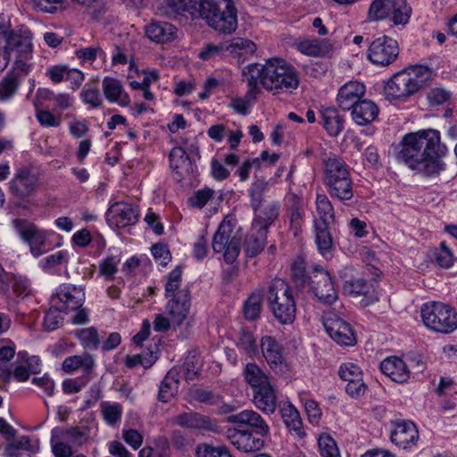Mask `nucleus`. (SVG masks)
Instances as JSON below:
<instances>
[{"label": "nucleus", "mask_w": 457, "mask_h": 457, "mask_svg": "<svg viewBox=\"0 0 457 457\" xmlns=\"http://www.w3.org/2000/svg\"><path fill=\"white\" fill-rule=\"evenodd\" d=\"M234 225L231 220H223L219 225L217 231L212 237V249L215 253H221L224 250V244L232 237Z\"/></svg>", "instance_id": "42"}, {"label": "nucleus", "mask_w": 457, "mask_h": 457, "mask_svg": "<svg viewBox=\"0 0 457 457\" xmlns=\"http://www.w3.org/2000/svg\"><path fill=\"white\" fill-rule=\"evenodd\" d=\"M157 357L153 352L150 353L149 357H144L142 354L127 355L125 360V365L129 369H133L138 365L144 368H149L156 361Z\"/></svg>", "instance_id": "62"}, {"label": "nucleus", "mask_w": 457, "mask_h": 457, "mask_svg": "<svg viewBox=\"0 0 457 457\" xmlns=\"http://www.w3.org/2000/svg\"><path fill=\"white\" fill-rule=\"evenodd\" d=\"M371 286L363 278H356L345 281L343 290L354 295H367L370 291Z\"/></svg>", "instance_id": "52"}, {"label": "nucleus", "mask_w": 457, "mask_h": 457, "mask_svg": "<svg viewBox=\"0 0 457 457\" xmlns=\"http://www.w3.org/2000/svg\"><path fill=\"white\" fill-rule=\"evenodd\" d=\"M12 225L21 239L30 245L34 256H39L46 251V237L33 223L27 220L15 219Z\"/></svg>", "instance_id": "17"}, {"label": "nucleus", "mask_w": 457, "mask_h": 457, "mask_svg": "<svg viewBox=\"0 0 457 457\" xmlns=\"http://www.w3.org/2000/svg\"><path fill=\"white\" fill-rule=\"evenodd\" d=\"M380 370L396 383L406 382L410 378L407 365L397 356H390L382 361Z\"/></svg>", "instance_id": "29"}, {"label": "nucleus", "mask_w": 457, "mask_h": 457, "mask_svg": "<svg viewBox=\"0 0 457 457\" xmlns=\"http://www.w3.org/2000/svg\"><path fill=\"white\" fill-rule=\"evenodd\" d=\"M4 40V48L15 57V62H25L32 56V43L29 33L21 34L12 30L0 33V41Z\"/></svg>", "instance_id": "15"}, {"label": "nucleus", "mask_w": 457, "mask_h": 457, "mask_svg": "<svg viewBox=\"0 0 457 457\" xmlns=\"http://www.w3.org/2000/svg\"><path fill=\"white\" fill-rule=\"evenodd\" d=\"M398 159L410 169L427 177L436 176L445 170L441 158L447 148L440 142V133L436 129H423L403 137Z\"/></svg>", "instance_id": "1"}, {"label": "nucleus", "mask_w": 457, "mask_h": 457, "mask_svg": "<svg viewBox=\"0 0 457 457\" xmlns=\"http://www.w3.org/2000/svg\"><path fill=\"white\" fill-rule=\"evenodd\" d=\"M100 411L105 423L113 427L120 423L123 408L119 403L104 401L100 403Z\"/></svg>", "instance_id": "44"}, {"label": "nucleus", "mask_w": 457, "mask_h": 457, "mask_svg": "<svg viewBox=\"0 0 457 457\" xmlns=\"http://www.w3.org/2000/svg\"><path fill=\"white\" fill-rule=\"evenodd\" d=\"M170 167L178 181H181L194 173V164L182 146H174L169 155Z\"/></svg>", "instance_id": "25"}, {"label": "nucleus", "mask_w": 457, "mask_h": 457, "mask_svg": "<svg viewBox=\"0 0 457 457\" xmlns=\"http://www.w3.org/2000/svg\"><path fill=\"white\" fill-rule=\"evenodd\" d=\"M399 54V46L394 38L384 36L375 39L370 46L368 57L374 64L387 66Z\"/></svg>", "instance_id": "14"}, {"label": "nucleus", "mask_w": 457, "mask_h": 457, "mask_svg": "<svg viewBox=\"0 0 457 457\" xmlns=\"http://www.w3.org/2000/svg\"><path fill=\"white\" fill-rule=\"evenodd\" d=\"M391 441L403 449L410 448L416 445L419 439V431L416 425L410 420H400L393 422Z\"/></svg>", "instance_id": "22"}, {"label": "nucleus", "mask_w": 457, "mask_h": 457, "mask_svg": "<svg viewBox=\"0 0 457 457\" xmlns=\"http://www.w3.org/2000/svg\"><path fill=\"white\" fill-rule=\"evenodd\" d=\"M56 301L62 303L64 312H76L71 319L73 324L82 325L87 322V312L81 308L85 302V293L81 287L71 284L61 285L52 297L53 303Z\"/></svg>", "instance_id": "11"}, {"label": "nucleus", "mask_w": 457, "mask_h": 457, "mask_svg": "<svg viewBox=\"0 0 457 457\" xmlns=\"http://www.w3.org/2000/svg\"><path fill=\"white\" fill-rule=\"evenodd\" d=\"M179 384L178 372L175 370H170L159 386L158 400L165 403L171 401L178 393Z\"/></svg>", "instance_id": "36"}, {"label": "nucleus", "mask_w": 457, "mask_h": 457, "mask_svg": "<svg viewBox=\"0 0 457 457\" xmlns=\"http://www.w3.org/2000/svg\"><path fill=\"white\" fill-rule=\"evenodd\" d=\"M201 370V361L195 355L188 356L181 367V370L187 380L195 379Z\"/></svg>", "instance_id": "60"}, {"label": "nucleus", "mask_w": 457, "mask_h": 457, "mask_svg": "<svg viewBox=\"0 0 457 457\" xmlns=\"http://www.w3.org/2000/svg\"><path fill=\"white\" fill-rule=\"evenodd\" d=\"M213 190L209 188L198 190L188 199L189 205L202 209L213 197Z\"/></svg>", "instance_id": "63"}, {"label": "nucleus", "mask_w": 457, "mask_h": 457, "mask_svg": "<svg viewBox=\"0 0 457 457\" xmlns=\"http://www.w3.org/2000/svg\"><path fill=\"white\" fill-rule=\"evenodd\" d=\"M164 296L168 299L165 310L172 324L180 326L191 309V292L188 286H182V268L177 266L168 275L164 286Z\"/></svg>", "instance_id": "3"}, {"label": "nucleus", "mask_w": 457, "mask_h": 457, "mask_svg": "<svg viewBox=\"0 0 457 457\" xmlns=\"http://www.w3.org/2000/svg\"><path fill=\"white\" fill-rule=\"evenodd\" d=\"M267 298L273 315L281 324L294 322L296 312L295 302L285 280L273 279L269 286Z\"/></svg>", "instance_id": "7"}, {"label": "nucleus", "mask_w": 457, "mask_h": 457, "mask_svg": "<svg viewBox=\"0 0 457 457\" xmlns=\"http://www.w3.org/2000/svg\"><path fill=\"white\" fill-rule=\"evenodd\" d=\"M253 402L262 411L273 413L277 408V396L271 383L253 391Z\"/></svg>", "instance_id": "32"}, {"label": "nucleus", "mask_w": 457, "mask_h": 457, "mask_svg": "<svg viewBox=\"0 0 457 457\" xmlns=\"http://www.w3.org/2000/svg\"><path fill=\"white\" fill-rule=\"evenodd\" d=\"M120 262L119 255H110L104 258L99 264V271L105 279L111 280L118 270V264Z\"/></svg>", "instance_id": "55"}, {"label": "nucleus", "mask_w": 457, "mask_h": 457, "mask_svg": "<svg viewBox=\"0 0 457 457\" xmlns=\"http://www.w3.org/2000/svg\"><path fill=\"white\" fill-rule=\"evenodd\" d=\"M62 311L60 307L51 306L46 312L44 319V328L46 331L55 330L62 324Z\"/></svg>", "instance_id": "56"}, {"label": "nucleus", "mask_w": 457, "mask_h": 457, "mask_svg": "<svg viewBox=\"0 0 457 457\" xmlns=\"http://www.w3.org/2000/svg\"><path fill=\"white\" fill-rule=\"evenodd\" d=\"M353 120L359 126L371 123L378 117V107L368 99H361L350 109Z\"/></svg>", "instance_id": "30"}, {"label": "nucleus", "mask_w": 457, "mask_h": 457, "mask_svg": "<svg viewBox=\"0 0 457 457\" xmlns=\"http://www.w3.org/2000/svg\"><path fill=\"white\" fill-rule=\"evenodd\" d=\"M324 180L331 197L343 202L353 198V180L343 159L334 155L324 161Z\"/></svg>", "instance_id": "6"}, {"label": "nucleus", "mask_w": 457, "mask_h": 457, "mask_svg": "<svg viewBox=\"0 0 457 457\" xmlns=\"http://www.w3.org/2000/svg\"><path fill=\"white\" fill-rule=\"evenodd\" d=\"M38 450V445L35 446L31 445L30 439L27 436H22L17 440L7 444L4 448L5 457H20L18 452L25 451L29 453H36Z\"/></svg>", "instance_id": "45"}, {"label": "nucleus", "mask_w": 457, "mask_h": 457, "mask_svg": "<svg viewBox=\"0 0 457 457\" xmlns=\"http://www.w3.org/2000/svg\"><path fill=\"white\" fill-rule=\"evenodd\" d=\"M411 13V8L405 0H394L389 18L395 25H405L409 22Z\"/></svg>", "instance_id": "47"}, {"label": "nucleus", "mask_w": 457, "mask_h": 457, "mask_svg": "<svg viewBox=\"0 0 457 457\" xmlns=\"http://www.w3.org/2000/svg\"><path fill=\"white\" fill-rule=\"evenodd\" d=\"M299 52L305 55L324 57L333 52V45L328 39L307 38L297 44Z\"/></svg>", "instance_id": "31"}, {"label": "nucleus", "mask_w": 457, "mask_h": 457, "mask_svg": "<svg viewBox=\"0 0 457 457\" xmlns=\"http://www.w3.org/2000/svg\"><path fill=\"white\" fill-rule=\"evenodd\" d=\"M30 71L26 62H14L12 68L0 79V102H8L15 97Z\"/></svg>", "instance_id": "13"}, {"label": "nucleus", "mask_w": 457, "mask_h": 457, "mask_svg": "<svg viewBox=\"0 0 457 457\" xmlns=\"http://www.w3.org/2000/svg\"><path fill=\"white\" fill-rule=\"evenodd\" d=\"M227 437L237 449L244 453L258 451L264 445V442L262 438L254 436L253 433L248 430L237 428L228 429Z\"/></svg>", "instance_id": "26"}, {"label": "nucleus", "mask_w": 457, "mask_h": 457, "mask_svg": "<svg viewBox=\"0 0 457 457\" xmlns=\"http://www.w3.org/2000/svg\"><path fill=\"white\" fill-rule=\"evenodd\" d=\"M263 295L261 291L253 292L244 304V316L247 320H255L262 309Z\"/></svg>", "instance_id": "43"}, {"label": "nucleus", "mask_w": 457, "mask_h": 457, "mask_svg": "<svg viewBox=\"0 0 457 457\" xmlns=\"http://www.w3.org/2000/svg\"><path fill=\"white\" fill-rule=\"evenodd\" d=\"M195 454L197 457H231L226 447H214L207 444L197 445Z\"/></svg>", "instance_id": "58"}, {"label": "nucleus", "mask_w": 457, "mask_h": 457, "mask_svg": "<svg viewBox=\"0 0 457 457\" xmlns=\"http://www.w3.org/2000/svg\"><path fill=\"white\" fill-rule=\"evenodd\" d=\"M322 126L330 137L338 136L344 129L345 120L336 108H325L320 111Z\"/></svg>", "instance_id": "34"}, {"label": "nucleus", "mask_w": 457, "mask_h": 457, "mask_svg": "<svg viewBox=\"0 0 457 457\" xmlns=\"http://www.w3.org/2000/svg\"><path fill=\"white\" fill-rule=\"evenodd\" d=\"M307 286L317 301L323 304L330 305L338 298L330 273L320 265H314L309 270Z\"/></svg>", "instance_id": "12"}, {"label": "nucleus", "mask_w": 457, "mask_h": 457, "mask_svg": "<svg viewBox=\"0 0 457 457\" xmlns=\"http://www.w3.org/2000/svg\"><path fill=\"white\" fill-rule=\"evenodd\" d=\"M200 19L220 34H232L237 28V10L232 0H205Z\"/></svg>", "instance_id": "5"}, {"label": "nucleus", "mask_w": 457, "mask_h": 457, "mask_svg": "<svg viewBox=\"0 0 457 457\" xmlns=\"http://www.w3.org/2000/svg\"><path fill=\"white\" fill-rule=\"evenodd\" d=\"M227 420L239 427H248L252 429V433L260 436H266L270 434V427L267 422L258 412L253 410H244L238 413L231 414Z\"/></svg>", "instance_id": "20"}, {"label": "nucleus", "mask_w": 457, "mask_h": 457, "mask_svg": "<svg viewBox=\"0 0 457 457\" xmlns=\"http://www.w3.org/2000/svg\"><path fill=\"white\" fill-rule=\"evenodd\" d=\"M421 318L427 328L437 333L450 334L457 328L456 311L440 302L423 304Z\"/></svg>", "instance_id": "8"}, {"label": "nucleus", "mask_w": 457, "mask_h": 457, "mask_svg": "<svg viewBox=\"0 0 457 457\" xmlns=\"http://www.w3.org/2000/svg\"><path fill=\"white\" fill-rule=\"evenodd\" d=\"M262 353L270 368L276 373H283L287 370V363L282 353V348L278 341L270 337H262L261 340Z\"/></svg>", "instance_id": "21"}, {"label": "nucleus", "mask_w": 457, "mask_h": 457, "mask_svg": "<svg viewBox=\"0 0 457 457\" xmlns=\"http://www.w3.org/2000/svg\"><path fill=\"white\" fill-rule=\"evenodd\" d=\"M428 67L416 65L395 73L384 87L387 99L406 101L411 96L423 88L430 79Z\"/></svg>", "instance_id": "4"}, {"label": "nucleus", "mask_w": 457, "mask_h": 457, "mask_svg": "<svg viewBox=\"0 0 457 457\" xmlns=\"http://www.w3.org/2000/svg\"><path fill=\"white\" fill-rule=\"evenodd\" d=\"M176 26L166 21H152L145 27V36L153 42L165 44L177 37Z\"/></svg>", "instance_id": "27"}, {"label": "nucleus", "mask_w": 457, "mask_h": 457, "mask_svg": "<svg viewBox=\"0 0 457 457\" xmlns=\"http://www.w3.org/2000/svg\"><path fill=\"white\" fill-rule=\"evenodd\" d=\"M329 337L338 345L350 346L356 343L354 333L349 323L333 314L327 317L323 322Z\"/></svg>", "instance_id": "19"}, {"label": "nucleus", "mask_w": 457, "mask_h": 457, "mask_svg": "<svg viewBox=\"0 0 457 457\" xmlns=\"http://www.w3.org/2000/svg\"><path fill=\"white\" fill-rule=\"evenodd\" d=\"M318 445L322 457H340L337 443L329 435H321L318 439Z\"/></svg>", "instance_id": "53"}, {"label": "nucleus", "mask_w": 457, "mask_h": 457, "mask_svg": "<svg viewBox=\"0 0 457 457\" xmlns=\"http://www.w3.org/2000/svg\"><path fill=\"white\" fill-rule=\"evenodd\" d=\"M205 0H165V14L174 20H199Z\"/></svg>", "instance_id": "16"}, {"label": "nucleus", "mask_w": 457, "mask_h": 457, "mask_svg": "<svg viewBox=\"0 0 457 457\" xmlns=\"http://www.w3.org/2000/svg\"><path fill=\"white\" fill-rule=\"evenodd\" d=\"M269 190L270 184L265 179H256L254 182H253L249 188L251 205L258 206L259 204L268 203L264 196Z\"/></svg>", "instance_id": "48"}, {"label": "nucleus", "mask_w": 457, "mask_h": 457, "mask_svg": "<svg viewBox=\"0 0 457 457\" xmlns=\"http://www.w3.org/2000/svg\"><path fill=\"white\" fill-rule=\"evenodd\" d=\"M287 216L290 220V228L293 231L294 235L296 236L301 229V226L303 224V210L300 207L298 203H294L287 209Z\"/></svg>", "instance_id": "61"}, {"label": "nucleus", "mask_w": 457, "mask_h": 457, "mask_svg": "<svg viewBox=\"0 0 457 457\" xmlns=\"http://www.w3.org/2000/svg\"><path fill=\"white\" fill-rule=\"evenodd\" d=\"M292 278L299 287H305L308 285L309 271L306 272L304 262L296 260L292 264Z\"/></svg>", "instance_id": "59"}, {"label": "nucleus", "mask_w": 457, "mask_h": 457, "mask_svg": "<svg viewBox=\"0 0 457 457\" xmlns=\"http://www.w3.org/2000/svg\"><path fill=\"white\" fill-rule=\"evenodd\" d=\"M254 212L253 228H261L266 230L278 219L280 205L278 202H269L258 206H252Z\"/></svg>", "instance_id": "28"}, {"label": "nucleus", "mask_w": 457, "mask_h": 457, "mask_svg": "<svg viewBox=\"0 0 457 457\" xmlns=\"http://www.w3.org/2000/svg\"><path fill=\"white\" fill-rule=\"evenodd\" d=\"M62 367L65 373H71L79 368H83L86 372H89L95 367V361L87 353L72 355L64 359Z\"/></svg>", "instance_id": "41"}, {"label": "nucleus", "mask_w": 457, "mask_h": 457, "mask_svg": "<svg viewBox=\"0 0 457 457\" xmlns=\"http://www.w3.org/2000/svg\"><path fill=\"white\" fill-rule=\"evenodd\" d=\"M82 101L93 108H98L102 105L103 100L99 90L96 87H85L81 91Z\"/></svg>", "instance_id": "64"}, {"label": "nucleus", "mask_w": 457, "mask_h": 457, "mask_svg": "<svg viewBox=\"0 0 457 457\" xmlns=\"http://www.w3.org/2000/svg\"><path fill=\"white\" fill-rule=\"evenodd\" d=\"M229 53L238 56L246 57L256 51L255 44L248 39L236 37L228 43Z\"/></svg>", "instance_id": "51"}, {"label": "nucleus", "mask_w": 457, "mask_h": 457, "mask_svg": "<svg viewBox=\"0 0 457 457\" xmlns=\"http://www.w3.org/2000/svg\"><path fill=\"white\" fill-rule=\"evenodd\" d=\"M366 92L365 86L358 81L351 80L343 85L337 93V103L343 111H350L360 102Z\"/></svg>", "instance_id": "23"}, {"label": "nucleus", "mask_w": 457, "mask_h": 457, "mask_svg": "<svg viewBox=\"0 0 457 457\" xmlns=\"http://www.w3.org/2000/svg\"><path fill=\"white\" fill-rule=\"evenodd\" d=\"M241 250V238L233 236L228 243L224 244L223 257L226 262L233 263L239 255Z\"/></svg>", "instance_id": "57"}, {"label": "nucleus", "mask_w": 457, "mask_h": 457, "mask_svg": "<svg viewBox=\"0 0 457 457\" xmlns=\"http://www.w3.org/2000/svg\"><path fill=\"white\" fill-rule=\"evenodd\" d=\"M77 337L85 349L96 350L101 345V338L96 328L90 327L77 332Z\"/></svg>", "instance_id": "49"}, {"label": "nucleus", "mask_w": 457, "mask_h": 457, "mask_svg": "<svg viewBox=\"0 0 457 457\" xmlns=\"http://www.w3.org/2000/svg\"><path fill=\"white\" fill-rule=\"evenodd\" d=\"M333 224L314 223L315 242L319 252L325 256L333 249V239L330 228Z\"/></svg>", "instance_id": "38"}, {"label": "nucleus", "mask_w": 457, "mask_h": 457, "mask_svg": "<svg viewBox=\"0 0 457 457\" xmlns=\"http://www.w3.org/2000/svg\"><path fill=\"white\" fill-rule=\"evenodd\" d=\"M170 422L173 425L195 430L213 431L216 428V425L208 416L195 411L179 413L170 419Z\"/></svg>", "instance_id": "24"}, {"label": "nucleus", "mask_w": 457, "mask_h": 457, "mask_svg": "<svg viewBox=\"0 0 457 457\" xmlns=\"http://www.w3.org/2000/svg\"><path fill=\"white\" fill-rule=\"evenodd\" d=\"M316 212L318 219L314 220V223H335V211L331 202L324 194H318L316 196Z\"/></svg>", "instance_id": "40"}, {"label": "nucleus", "mask_w": 457, "mask_h": 457, "mask_svg": "<svg viewBox=\"0 0 457 457\" xmlns=\"http://www.w3.org/2000/svg\"><path fill=\"white\" fill-rule=\"evenodd\" d=\"M87 428L71 427L70 428H54L51 431V449L54 457H71L72 446H81L88 439Z\"/></svg>", "instance_id": "10"}, {"label": "nucleus", "mask_w": 457, "mask_h": 457, "mask_svg": "<svg viewBox=\"0 0 457 457\" xmlns=\"http://www.w3.org/2000/svg\"><path fill=\"white\" fill-rule=\"evenodd\" d=\"M268 230L261 228H253L252 225L251 230L245 238V252L248 257H254L260 253L267 240Z\"/></svg>", "instance_id": "35"}, {"label": "nucleus", "mask_w": 457, "mask_h": 457, "mask_svg": "<svg viewBox=\"0 0 457 457\" xmlns=\"http://www.w3.org/2000/svg\"><path fill=\"white\" fill-rule=\"evenodd\" d=\"M226 52H229L228 43H209L201 49L198 56L204 61H212L222 57Z\"/></svg>", "instance_id": "50"}, {"label": "nucleus", "mask_w": 457, "mask_h": 457, "mask_svg": "<svg viewBox=\"0 0 457 457\" xmlns=\"http://www.w3.org/2000/svg\"><path fill=\"white\" fill-rule=\"evenodd\" d=\"M338 376L341 379L349 383L350 381H353V379L363 378V372L357 364L347 361L339 366Z\"/></svg>", "instance_id": "54"}, {"label": "nucleus", "mask_w": 457, "mask_h": 457, "mask_svg": "<svg viewBox=\"0 0 457 457\" xmlns=\"http://www.w3.org/2000/svg\"><path fill=\"white\" fill-rule=\"evenodd\" d=\"M281 416L290 432H294L299 437L305 435L299 411L292 404L286 405L281 409Z\"/></svg>", "instance_id": "39"}, {"label": "nucleus", "mask_w": 457, "mask_h": 457, "mask_svg": "<svg viewBox=\"0 0 457 457\" xmlns=\"http://www.w3.org/2000/svg\"><path fill=\"white\" fill-rule=\"evenodd\" d=\"M243 80L249 87L248 95L255 96L261 84L266 90H281L291 93L300 83L295 69L280 58H270L262 65L250 63L242 71Z\"/></svg>", "instance_id": "2"}, {"label": "nucleus", "mask_w": 457, "mask_h": 457, "mask_svg": "<svg viewBox=\"0 0 457 457\" xmlns=\"http://www.w3.org/2000/svg\"><path fill=\"white\" fill-rule=\"evenodd\" d=\"M103 91L106 99L111 103H117L120 106H127L130 99L124 92L120 81L117 79L105 77L103 80Z\"/></svg>", "instance_id": "33"}, {"label": "nucleus", "mask_w": 457, "mask_h": 457, "mask_svg": "<svg viewBox=\"0 0 457 457\" xmlns=\"http://www.w3.org/2000/svg\"><path fill=\"white\" fill-rule=\"evenodd\" d=\"M246 383L252 390L261 388L270 384V378L256 363H247L244 370Z\"/></svg>", "instance_id": "37"}, {"label": "nucleus", "mask_w": 457, "mask_h": 457, "mask_svg": "<svg viewBox=\"0 0 457 457\" xmlns=\"http://www.w3.org/2000/svg\"><path fill=\"white\" fill-rule=\"evenodd\" d=\"M138 211L132 204L125 202H116L106 212V220L110 226L125 228L134 225L138 220Z\"/></svg>", "instance_id": "18"}, {"label": "nucleus", "mask_w": 457, "mask_h": 457, "mask_svg": "<svg viewBox=\"0 0 457 457\" xmlns=\"http://www.w3.org/2000/svg\"><path fill=\"white\" fill-rule=\"evenodd\" d=\"M7 186L9 195L17 202L16 206L23 208V203L36 195L41 182L39 176L31 167L21 166L15 170Z\"/></svg>", "instance_id": "9"}, {"label": "nucleus", "mask_w": 457, "mask_h": 457, "mask_svg": "<svg viewBox=\"0 0 457 457\" xmlns=\"http://www.w3.org/2000/svg\"><path fill=\"white\" fill-rule=\"evenodd\" d=\"M394 0H374L369 8V18L371 21H381L391 16Z\"/></svg>", "instance_id": "46"}]
</instances>
